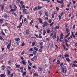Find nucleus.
Wrapping results in <instances>:
<instances>
[{
	"instance_id": "20",
	"label": "nucleus",
	"mask_w": 77,
	"mask_h": 77,
	"mask_svg": "<svg viewBox=\"0 0 77 77\" xmlns=\"http://www.w3.org/2000/svg\"><path fill=\"white\" fill-rule=\"evenodd\" d=\"M20 3L21 5H24V2L23 1H21L20 2Z\"/></svg>"
},
{
	"instance_id": "6",
	"label": "nucleus",
	"mask_w": 77,
	"mask_h": 77,
	"mask_svg": "<svg viewBox=\"0 0 77 77\" xmlns=\"http://www.w3.org/2000/svg\"><path fill=\"white\" fill-rule=\"evenodd\" d=\"M3 17L5 18H8V16L7 15V14L6 13H4L3 16Z\"/></svg>"
},
{
	"instance_id": "43",
	"label": "nucleus",
	"mask_w": 77,
	"mask_h": 77,
	"mask_svg": "<svg viewBox=\"0 0 77 77\" xmlns=\"http://www.w3.org/2000/svg\"><path fill=\"white\" fill-rule=\"evenodd\" d=\"M5 26H8V25L9 24V23H8L7 22H6L5 23Z\"/></svg>"
},
{
	"instance_id": "61",
	"label": "nucleus",
	"mask_w": 77,
	"mask_h": 77,
	"mask_svg": "<svg viewBox=\"0 0 77 77\" xmlns=\"http://www.w3.org/2000/svg\"><path fill=\"white\" fill-rule=\"evenodd\" d=\"M32 67L33 68H35V69L36 68V67L35 65L32 66Z\"/></svg>"
},
{
	"instance_id": "30",
	"label": "nucleus",
	"mask_w": 77,
	"mask_h": 77,
	"mask_svg": "<svg viewBox=\"0 0 77 77\" xmlns=\"http://www.w3.org/2000/svg\"><path fill=\"white\" fill-rule=\"evenodd\" d=\"M32 46H34L35 45V41H34L32 43Z\"/></svg>"
},
{
	"instance_id": "42",
	"label": "nucleus",
	"mask_w": 77,
	"mask_h": 77,
	"mask_svg": "<svg viewBox=\"0 0 77 77\" xmlns=\"http://www.w3.org/2000/svg\"><path fill=\"white\" fill-rule=\"evenodd\" d=\"M66 60H67L68 62H69V61H70V59H69L68 58H66Z\"/></svg>"
},
{
	"instance_id": "41",
	"label": "nucleus",
	"mask_w": 77,
	"mask_h": 77,
	"mask_svg": "<svg viewBox=\"0 0 77 77\" xmlns=\"http://www.w3.org/2000/svg\"><path fill=\"white\" fill-rule=\"evenodd\" d=\"M54 23V22H52L51 23H50V26H53V23Z\"/></svg>"
},
{
	"instance_id": "57",
	"label": "nucleus",
	"mask_w": 77,
	"mask_h": 77,
	"mask_svg": "<svg viewBox=\"0 0 77 77\" xmlns=\"http://www.w3.org/2000/svg\"><path fill=\"white\" fill-rule=\"evenodd\" d=\"M46 40L48 41H50V38H46Z\"/></svg>"
},
{
	"instance_id": "10",
	"label": "nucleus",
	"mask_w": 77,
	"mask_h": 77,
	"mask_svg": "<svg viewBox=\"0 0 77 77\" xmlns=\"http://www.w3.org/2000/svg\"><path fill=\"white\" fill-rule=\"evenodd\" d=\"M0 6H1V10L2 11H3V10L4 9V8H5V6L4 5H1Z\"/></svg>"
},
{
	"instance_id": "51",
	"label": "nucleus",
	"mask_w": 77,
	"mask_h": 77,
	"mask_svg": "<svg viewBox=\"0 0 77 77\" xmlns=\"http://www.w3.org/2000/svg\"><path fill=\"white\" fill-rule=\"evenodd\" d=\"M50 30H48L47 31V33H50Z\"/></svg>"
},
{
	"instance_id": "35",
	"label": "nucleus",
	"mask_w": 77,
	"mask_h": 77,
	"mask_svg": "<svg viewBox=\"0 0 77 77\" xmlns=\"http://www.w3.org/2000/svg\"><path fill=\"white\" fill-rule=\"evenodd\" d=\"M11 63H11V62L10 61H8V64L9 65H11Z\"/></svg>"
},
{
	"instance_id": "25",
	"label": "nucleus",
	"mask_w": 77,
	"mask_h": 77,
	"mask_svg": "<svg viewBox=\"0 0 77 77\" xmlns=\"http://www.w3.org/2000/svg\"><path fill=\"white\" fill-rule=\"evenodd\" d=\"M44 13L45 14V16H47V17H48V14H47V12L46 11H45Z\"/></svg>"
},
{
	"instance_id": "59",
	"label": "nucleus",
	"mask_w": 77,
	"mask_h": 77,
	"mask_svg": "<svg viewBox=\"0 0 77 77\" xmlns=\"http://www.w3.org/2000/svg\"><path fill=\"white\" fill-rule=\"evenodd\" d=\"M35 27H36V28L37 29H39V28H38V26H37V25H36L35 26H34Z\"/></svg>"
},
{
	"instance_id": "60",
	"label": "nucleus",
	"mask_w": 77,
	"mask_h": 77,
	"mask_svg": "<svg viewBox=\"0 0 77 77\" xmlns=\"http://www.w3.org/2000/svg\"><path fill=\"white\" fill-rule=\"evenodd\" d=\"M22 17H23V15H21L20 16V20H22Z\"/></svg>"
},
{
	"instance_id": "34",
	"label": "nucleus",
	"mask_w": 77,
	"mask_h": 77,
	"mask_svg": "<svg viewBox=\"0 0 77 77\" xmlns=\"http://www.w3.org/2000/svg\"><path fill=\"white\" fill-rule=\"evenodd\" d=\"M10 70V67L8 66L7 68V71H9Z\"/></svg>"
},
{
	"instance_id": "46",
	"label": "nucleus",
	"mask_w": 77,
	"mask_h": 77,
	"mask_svg": "<svg viewBox=\"0 0 77 77\" xmlns=\"http://www.w3.org/2000/svg\"><path fill=\"white\" fill-rule=\"evenodd\" d=\"M57 64H60V61L59 60H57Z\"/></svg>"
},
{
	"instance_id": "27",
	"label": "nucleus",
	"mask_w": 77,
	"mask_h": 77,
	"mask_svg": "<svg viewBox=\"0 0 77 77\" xmlns=\"http://www.w3.org/2000/svg\"><path fill=\"white\" fill-rule=\"evenodd\" d=\"M1 77H5V75L4 74H1L0 75Z\"/></svg>"
},
{
	"instance_id": "32",
	"label": "nucleus",
	"mask_w": 77,
	"mask_h": 77,
	"mask_svg": "<svg viewBox=\"0 0 77 77\" xmlns=\"http://www.w3.org/2000/svg\"><path fill=\"white\" fill-rule=\"evenodd\" d=\"M26 72H24L23 73V74H22V76H24V75H26Z\"/></svg>"
},
{
	"instance_id": "54",
	"label": "nucleus",
	"mask_w": 77,
	"mask_h": 77,
	"mask_svg": "<svg viewBox=\"0 0 77 77\" xmlns=\"http://www.w3.org/2000/svg\"><path fill=\"white\" fill-rule=\"evenodd\" d=\"M62 45L64 47V49H65V46L63 44Z\"/></svg>"
},
{
	"instance_id": "1",
	"label": "nucleus",
	"mask_w": 77,
	"mask_h": 77,
	"mask_svg": "<svg viewBox=\"0 0 77 77\" xmlns=\"http://www.w3.org/2000/svg\"><path fill=\"white\" fill-rule=\"evenodd\" d=\"M61 70L63 73L66 74L67 72V69L66 67L64 65L61 66Z\"/></svg>"
},
{
	"instance_id": "9",
	"label": "nucleus",
	"mask_w": 77,
	"mask_h": 77,
	"mask_svg": "<svg viewBox=\"0 0 77 77\" xmlns=\"http://www.w3.org/2000/svg\"><path fill=\"white\" fill-rule=\"evenodd\" d=\"M22 63L23 65H26V62H25V60H23L22 61Z\"/></svg>"
},
{
	"instance_id": "17",
	"label": "nucleus",
	"mask_w": 77,
	"mask_h": 77,
	"mask_svg": "<svg viewBox=\"0 0 77 77\" xmlns=\"http://www.w3.org/2000/svg\"><path fill=\"white\" fill-rule=\"evenodd\" d=\"M7 72L8 73V75H9L11 74V72H10V71H9V70H7Z\"/></svg>"
},
{
	"instance_id": "55",
	"label": "nucleus",
	"mask_w": 77,
	"mask_h": 77,
	"mask_svg": "<svg viewBox=\"0 0 77 77\" xmlns=\"http://www.w3.org/2000/svg\"><path fill=\"white\" fill-rule=\"evenodd\" d=\"M66 33H68L69 32V30H68V29H66Z\"/></svg>"
},
{
	"instance_id": "50",
	"label": "nucleus",
	"mask_w": 77,
	"mask_h": 77,
	"mask_svg": "<svg viewBox=\"0 0 77 77\" xmlns=\"http://www.w3.org/2000/svg\"><path fill=\"white\" fill-rule=\"evenodd\" d=\"M52 21V20L51 19H50V20H48L49 23H51Z\"/></svg>"
},
{
	"instance_id": "33",
	"label": "nucleus",
	"mask_w": 77,
	"mask_h": 77,
	"mask_svg": "<svg viewBox=\"0 0 77 77\" xmlns=\"http://www.w3.org/2000/svg\"><path fill=\"white\" fill-rule=\"evenodd\" d=\"M36 53H37V52H36V51H35L33 53V54L34 55H36Z\"/></svg>"
},
{
	"instance_id": "62",
	"label": "nucleus",
	"mask_w": 77,
	"mask_h": 77,
	"mask_svg": "<svg viewBox=\"0 0 77 77\" xmlns=\"http://www.w3.org/2000/svg\"><path fill=\"white\" fill-rule=\"evenodd\" d=\"M55 46L56 47V49H57V48H58V47L57 45H55Z\"/></svg>"
},
{
	"instance_id": "2",
	"label": "nucleus",
	"mask_w": 77,
	"mask_h": 77,
	"mask_svg": "<svg viewBox=\"0 0 77 77\" xmlns=\"http://www.w3.org/2000/svg\"><path fill=\"white\" fill-rule=\"evenodd\" d=\"M49 25V24L47 22L45 21L44 22V24L42 25L43 27H45L46 26H47Z\"/></svg>"
},
{
	"instance_id": "13",
	"label": "nucleus",
	"mask_w": 77,
	"mask_h": 77,
	"mask_svg": "<svg viewBox=\"0 0 77 77\" xmlns=\"http://www.w3.org/2000/svg\"><path fill=\"white\" fill-rule=\"evenodd\" d=\"M56 14V12H54L53 14H52V18H54V15Z\"/></svg>"
},
{
	"instance_id": "21",
	"label": "nucleus",
	"mask_w": 77,
	"mask_h": 77,
	"mask_svg": "<svg viewBox=\"0 0 77 77\" xmlns=\"http://www.w3.org/2000/svg\"><path fill=\"white\" fill-rule=\"evenodd\" d=\"M28 63L29 65H30V66H31L32 65V64L30 62V60H28Z\"/></svg>"
},
{
	"instance_id": "29",
	"label": "nucleus",
	"mask_w": 77,
	"mask_h": 77,
	"mask_svg": "<svg viewBox=\"0 0 77 77\" xmlns=\"http://www.w3.org/2000/svg\"><path fill=\"white\" fill-rule=\"evenodd\" d=\"M34 49L36 51H38V48L36 47H35L34 48Z\"/></svg>"
},
{
	"instance_id": "19",
	"label": "nucleus",
	"mask_w": 77,
	"mask_h": 77,
	"mask_svg": "<svg viewBox=\"0 0 77 77\" xmlns=\"http://www.w3.org/2000/svg\"><path fill=\"white\" fill-rule=\"evenodd\" d=\"M23 23H20V24H19V29H20V28H21V26H22V24Z\"/></svg>"
},
{
	"instance_id": "37",
	"label": "nucleus",
	"mask_w": 77,
	"mask_h": 77,
	"mask_svg": "<svg viewBox=\"0 0 77 77\" xmlns=\"http://www.w3.org/2000/svg\"><path fill=\"white\" fill-rule=\"evenodd\" d=\"M25 52V51H23L21 53V55H23V54H24Z\"/></svg>"
},
{
	"instance_id": "63",
	"label": "nucleus",
	"mask_w": 77,
	"mask_h": 77,
	"mask_svg": "<svg viewBox=\"0 0 77 77\" xmlns=\"http://www.w3.org/2000/svg\"><path fill=\"white\" fill-rule=\"evenodd\" d=\"M35 36L36 37V38H39V35H35Z\"/></svg>"
},
{
	"instance_id": "39",
	"label": "nucleus",
	"mask_w": 77,
	"mask_h": 77,
	"mask_svg": "<svg viewBox=\"0 0 77 77\" xmlns=\"http://www.w3.org/2000/svg\"><path fill=\"white\" fill-rule=\"evenodd\" d=\"M45 33H46V31H45V30H44L43 33V35H45Z\"/></svg>"
},
{
	"instance_id": "48",
	"label": "nucleus",
	"mask_w": 77,
	"mask_h": 77,
	"mask_svg": "<svg viewBox=\"0 0 77 77\" xmlns=\"http://www.w3.org/2000/svg\"><path fill=\"white\" fill-rule=\"evenodd\" d=\"M65 42H66V43H68V40H67V39H66L65 40Z\"/></svg>"
},
{
	"instance_id": "40",
	"label": "nucleus",
	"mask_w": 77,
	"mask_h": 77,
	"mask_svg": "<svg viewBox=\"0 0 77 77\" xmlns=\"http://www.w3.org/2000/svg\"><path fill=\"white\" fill-rule=\"evenodd\" d=\"M3 22V21L2 19H0V23H2Z\"/></svg>"
},
{
	"instance_id": "16",
	"label": "nucleus",
	"mask_w": 77,
	"mask_h": 77,
	"mask_svg": "<svg viewBox=\"0 0 77 77\" xmlns=\"http://www.w3.org/2000/svg\"><path fill=\"white\" fill-rule=\"evenodd\" d=\"M26 33L27 35H29V33H30V31H29V29L26 30Z\"/></svg>"
},
{
	"instance_id": "23",
	"label": "nucleus",
	"mask_w": 77,
	"mask_h": 77,
	"mask_svg": "<svg viewBox=\"0 0 77 77\" xmlns=\"http://www.w3.org/2000/svg\"><path fill=\"white\" fill-rule=\"evenodd\" d=\"M14 39L15 41H19L20 40V39L19 38H15Z\"/></svg>"
},
{
	"instance_id": "36",
	"label": "nucleus",
	"mask_w": 77,
	"mask_h": 77,
	"mask_svg": "<svg viewBox=\"0 0 77 77\" xmlns=\"http://www.w3.org/2000/svg\"><path fill=\"white\" fill-rule=\"evenodd\" d=\"M33 23V20H32L30 22V24H31V25H32V23Z\"/></svg>"
},
{
	"instance_id": "58",
	"label": "nucleus",
	"mask_w": 77,
	"mask_h": 77,
	"mask_svg": "<svg viewBox=\"0 0 77 77\" xmlns=\"http://www.w3.org/2000/svg\"><path fill=\"white\" fill-rule=\"evenodd\" d=\"M65 57H69V55L68 54H66L65 55Z\"/></svg>"
},
{
	"instance_id": "4",
	"label": "nucleus",
	"mask_w": 77,
	"mask_h": 77,
	"mask_svg": "<svg viewBox=\"0 0 77 77\" xmlns=\"http://www.w3.org/2000/svg\"><path fill=\"white\" fill-rule=\"evenodd\" d=\"M56 38V32L54 31V35L52 36V38L53 39H55Z\"/></svg>"
},
{
	"instance_id": "56",
	"label": "nucleus",
	"mask_w": 77,
	"mask_h": 77,
	"mask_svg": "<svg viewBox=\"0 0 77 77\" xmlns=\"http://www.w3.org/2000/svg\"><path fill=\"white\" fill-rule=\"evenodd\" d=\"M40 45H43V42H40Z\"/></svg>"
},
{
	"instance_id": "64",
	"label": "nucleus",
	"mask_w": 77,
	"mask_h": 77,
	"mask_svg": "<svg viewBox=\"0 0 77 77\" xmlns=\"http://www.w3.org/2000/svg\"><path fill=\"white\" fill-rule=\"evenodd\" d=\"M75 46H76V47L77 46V42H76V43L75 44Z\"/></svg>"
},
{
	"instance_id": "7",
	"label": "nucleus",
	"mask_w": 77,
	"mask_h": 77,
	"mask_svg": "<svg viewBox=\"0 0 77 77\" xmlns=\"http://www.w3.org/2000/svg\"><path fill=\"white\" fill-rule=\"evenodd\" d=\"M57 0V2H58V3H60L61 4L63 3V1H64V0H61V1L58 0Z\"/></svg>"
},
{
	"instance_id": "47",
	"label": "nucleus",
	"mask_w": 77,
	"mask_h": 77,
	"mask_svg": "<svg viewBox=\"0 0 77 77\" xmlns=\"http://www.w3.org/2000/svg\"><path fill=\"white\" fill-rule=\"evenodd\" d=\"M49 45H50V46H51V47H53V44L52 43L51 44H50Z\"/></svg>"
},
{
	"instance_id": "45",
	"label": "nucleus",
	"mask_w": 77,
	"mask_h": 77,
	"mask_svg": "<svg viewBox=\"0 0 77 77\" xmlns=\"http://www.w3.org/2000/svg\"><path fill=\"white\" fill-rule=\"evenodd\" d=\"M16 66L17 68H19V67H20V65L16 64Z\"/></svg>"
},
{
	"instance_id": "14",
	"label": "nucleus",
	"mask_w": 77,
	"mask_h": 77,
	"mask_svg": "<svg viewBox=\"0 0 77 77\" xmlns=\"http://www.w3.org/2000/svg\"><path fill=\"white\" fill-rule=\"evenodd\" d=\"M42 8H44V6H42V7L39 5L38 6V9L39 10H40V9H42Z\"/></svg>"
},
{
	"instance_id": "18",
	"label": "nucleus",
	"mask_w": 77,
	"mask_h": 77,
	"mask_svg": "<svg viewBox=\"0 0 77 77\" xmlns=\"http://www.w3.org/2000/svg\"><path fill=\"white\" fill-rule=\"evenodd\" d=\"M1 68H2V69L4 70L5 68H6V66L4 65H3L1 66Z\"/></svg>"
},
{
	"instance_id": "26",
	"label": "nucleus",
	"mask_w": 77,
	"mask_h": 77,
	"mask_svg": "<svg viewBox=\"0 0 77 77\" xmlns=\"http://www.w3.org/2000/svg\"><path fill=\"white\" fill-rule=\"evenodd\" d=\"M39 14H40V16H41V15H42V12L41 10L39 11Z\"/></svg>"
},
{
	"instance_id": "44",
	"label": "nucleus",
	"mask_w": 77,
	"mask_h": 77,
	"mask_svg": "<svg viewBox=\"0 0 77 77\" xmlns=\"http://www.w3.org/2000/svg\"><path fill=\"white\" fill-rule=\"evenodd\" d=\"M39 38H40V39H41L42 36H41V34H39Z\"/></svg>"
},
{
	"instance_id": "24",
	"label": "nucleus",
	"mask_w": 77,
	"mask_h": 77,
	"mask_svg": "<svg viewBox=\"0 0 77 77\" xmlns=\"http://www.w3.org/2000/svg\"><path fill=\"white\" fill-rule=\"evenodd\" d=\"M34 76H37V77H39V75L36 73H35L34 74Z\"/></svg>"
},
{
	"instance_id": "5",
	"label": "nucleus",
	"mask_w": 77,
	"mask_h": 77,
	"mask_svg": "<svg viewBox=\"0 0 77 77\" xmlns=\"http://www.w3.org/2000/svg\"><path fill=\"white\" fill-rule=\"evenodd\" d=\"M38 20L40 23H41L42 24H43V23L42 22V19L41 18H39Z\"/></svg>"
},
{
	"instance_id": "28",
	"label": "nucleus",
	"mask_w": 77,
	"mask_h": 77,
	"mask_svg": "<svg viewBox=\"0 0 77 77\" xmlns=\"http://www.w3.org/2000/svg\"><path fill=\"white\" fill-rule=\"evenodd\" d=\"M59 17V20H61V18H62V17L60 15H58Z\"/></svg>"
},
{
	"instance_id": "12",
	"label": "nucleus",
	"mask_w": 77,
	"mask_h": 77,
	"mask_svg": "<svg viewBox=\"0 0 77 77\" xmlns=\"http://www.w3.org/2000/svg\"><path fill=\"white\" fill-rule=\"evenodd\" d=\"M60 40L59 42H60L61 41L62 42V40L63 39V36H60Z\"/></svg>"
},
{
	"instance_id": "11",
	"label": "nucleus",
	"mask_w": 77,
	"mask_h": 77,
	"mask_svg": "<svg viewBox=\"0 0 77 77\" xmlns=\"http://www.w3.org/2000/svg\"><path fill=\"white\" fill-rule=\"evenodd\" d=\"M38 70L39 72L42 71H43L42 68V67H39L38 69Z\"/></svg>"
},
{
	"instance_id": "31",
	"label": "nucleus",
	"mask_w": 77,
	"mask_h": 77,
	"mask_svg": "<svg viewBox=\"0 0 77 77\" xmlns=\"http://www.w3.org/2000/svg\"><path fill=\"white\" fill-rule=\"evenodd\" d=\"M59 28V26H56L54 28V29H58Z\"/></svg>"
},
{
	"instance_id": "53",
	"label": "nucleus",
	"mask_w": 77,
	"mask_h": 77,
	"mask_svg": "<svg viewBox=\"0 0 77 77\" xmlns=\"http://www.w3.org/2000/svg\"><path fill=\"white\" fill-rule=\"evenodd\" d=\"M34 57L35 58V59H37V56H34Z\"/></svg>"
},
{
	"instance_id": "15",
	"label": "nucleus",
	"mask_w": 77,
	"mask_h": 77,
	"mask_svg": "<svg viewBox=\"0 0 77 77\" xmlns=\"http://www.w3.org/2000/svg\"><path fill=\"white\" fill-rule=\"evenodd\" d=\"M38 9V7H35V8H34L33 10L34 11H37Z\"/></svg>"
},
{
	"instance_id": "38",
	"label": "nucleus",
	"mask_w": 77,
	"mask_h": 77,
	"mask_svg": "<svg viewBox=\"0 0 77 77\" xmlns=\"http://www.w3.org/2000/svg\"><path fill=\"white\" fill-rule=\"evenodd\" d=\"M39 49V50H38V51L39 52H40V53L42 52V49Z\"/></svg>"
},
{
	"instance_id": "22",
	"label": "nucleus",
	"mask_w": 77,
	"mask_h": 77,
	"mask_svg": "<svg viewBox=\"0 0 77 77\" xmlns=\"http://www.w3.org/2000/svg\"><path fill=\"white\" fill-rule=\"evenodd\" d=\"M1 34L3 35V36H5V33L3 32V31L1 32Z\"/></svg>"
},
{
	"instance_id": "3",
	"label": "nucleus",
	"mask_w": 77,
	"mask_h": 77,
	"mask_svg": "<svg viewBox=\"0 0 77 77\" xmlns=\"http://www.w3.org/2000/svg\"><path fill=\"white\" fill-rule=\"evenodd\" d=\"M23 11L24 14H26L27 15L29 14V11H27V9H25V8L23 9Z\"/></svg>"
},
{
	"instance_id": "52",
	"label": "nucleus",
	"mask_w": 77,
	"mask_h": 77,
	"mask_svg": "<svg viewBox=\"0 0 77 77\" xmlns=\"http://www.w3.org/2000/svg\"><path fill=\"white\" fill-rule=\"evenodd\" d=\"M25 45V44H24V43L23 42L22 43V45H21V46H24Z\"/></svg>"
},
{
	"instance_id": "49",
	"label": "nucleus",
	"mask_w": 77,
	"mask_h": 77,
	"mask_svg": "<svg viewBox=\"0 0 77 77\" xmlns=\"http://www.w3.org/2000/svg\"><path fill=\"white\" fill-rule=\"evenodd\" d=\"M14 11V9H11L10 10V12H12V11Z\"/></svg>"
},
{
	"instance_id": "8",
	"label": "nucleus",
	"mask_w": 77,
	"mask_h": 77,
	"mask_svg": "<svg viewBox=\"0 0 77 77\" xmlns=\"http://www.w3.org/2000/svg\"><path fill=\"white\" fill-rule=\"evenodd\" d=\"M11 42L10 41L9 44L7 46V48L8 49H9V48H10V45H11Z\"/></svg>"
}]
</instances>
